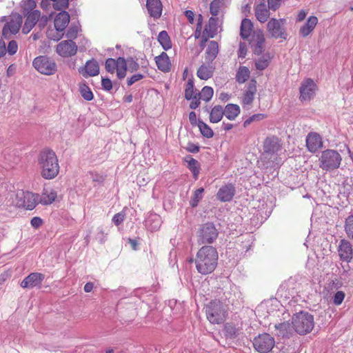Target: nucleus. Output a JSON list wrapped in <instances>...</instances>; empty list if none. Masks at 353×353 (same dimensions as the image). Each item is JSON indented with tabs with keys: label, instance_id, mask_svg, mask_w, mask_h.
Here are the masks:
<instances>
[{
	"label": "nucleus",
	"instance_id": "nucleus-1",
	"mask_svg": "<svg viewBox=\"0 0 353 353\" xmlns=\"http://www.w3.org/2000/svg\"><path fill=\"white\" fill-rule=\"evenodd\" d=\"M38 165L41 175L45 179H54L59 173V164L55 152L50 149H44L38 156Z\"/></svg>",
	"mask_w": 353,
	"mask_h": 353
},
{
	"label": "nucleus",
	"instance_id": "nucleus-2",
	"mask_svg": "<svg viewBox=\"0 0 353 353\" xmlns=\"http://www.w3.org/2000/svg\"><path fill=\"white\" fill-rule=\"evenodd\" d=\"M218 252L212 246H203L196 254V268L202 274L212 272L217 265Z\"/></svg>",
	"mask_w": 353,
	"mask_h": 353
},
{
	"label": "nucleus",
	"instance_id": "nucleus-3",
	"mask_svg": "<svg viewBox=\"0 0 353 353\" xmlns=\"http://www.w3.org/2000/svg\"><path fill=\"white\" fill-rule=\"evenodd\" d=\"M207 319L212 324L223 323L228 316V310L219 300H212L205 307Z\"/></svg>",
	"mask_w": 353,
	"mask_h": 353
},
{
	"label": "nucleus",
	"instance_id": "nucleus-4",
	"mask_svg": "<svg viewBox=\"0 0 353 353\" xmlns=\"http://www.w3.org/2000/svg\"><path fill=\"white\" fill-rule=\"evenodd\" d=\"M292 323L297 333L306 334L314 328V317L308 312H301L293 316Z\"/></svg>",
	"mask_w": 353,
	"mask_h": 353
},
{
	"label": "nucleus",
	"instance_id": "nucleus-5",
	"mask_svg": "<svg viewBox=\"0 0 353 353\" xmlns=\"http://www.w3.org/2000/svg\"><path fill=\"white\" fill-rule=\"evenodd\" d=\"M340 154L334 150H324L319 158V166L323 170H332L337 169L341 162Z\"/></svg>",
	"mask_w": 353,
	"mask_h": 353
},
{
	"label": "nucleus",
	"instance_id": "nucleus-6",
	"mask_svg": "<svg viewBox=\"0 0 353 353\" xmlns=\"http://www.w3.org/2000/svg\"><path fill=\"white\" fill-rule=\"evenodd\" d=\"M105 70L113 74L117 72V76L119 79H123L127 72V61L123 57H119L117 59L108 58L105 63Z\"/></svg>",
	"mask_w": 353,
	"mask_h": 353
},
{
	"label": "nucleus",
	"instance_id": "nucleus-7",
	"mask_svg": "<svg viewBox=\"0 0 353 353\" xmlns=\"http://www.w3.org/2000/svg\"><path fill=\"white\" fill-rule=\"evenodd\" d=\"M32 64L34 68L43 74L52 75L57 71L56 63L46 56H39L36 57Z\"/></svg>",
	"mask_w": 353,
	"mask_h": 353
},
{
	"label": "nucleus",
	"instance_id": "nucleus-8",
	"mask_svg": "<svg viewBox=\"0 0 353 353\" xmlns=\"http://www.w3.org/2000/svg\"><path fill=\"white\" fill-rule=\"evenodd\" d=\"M39 194H34L30 192H21L17 194L16 205L19 208H23L26 210H33L39 202Z\"/></svg>",
	"mask_w": 353,
	"mask_h": 353
},
{
	"label": "nucleus",
	"instance_id": "nucleus-9",
	"mask_svg": "<svg viewBox=\"0 0 353 353\" xmlns=\"http://www.w3.org/2000/svg\"><path fill=\"white\" fill-rule=\"evenodd\" d=\"M70 15L66 11L60 12L54 18V25L58 32L56 36L51 35L50 32L48 33V37L54 41H59L63 36V32L70 22Z\"/></svg>",
	"mask_w": 353,
	"mask_h": 353
},
{
	"label": "nucleus",
	"instance_id": "nucleus-10",
	"mask_svg": "<svg viewBox=\"0 0 353 353\" xmlns=\"http://www.w3.org/2000/svg\"><path fill=\"white\" fill-rule=\"evenodd\" d=\"M218 236V232L212 223H205L200 229L198 235L199 245L212 243Z\"/></svg>",
	"mask_w": 353,
	"mask_h": 353
},
{
	"label": "nucleus",
	"instance_id": "nucleus-11",
	"mask_svg": "<svg viewBox=\"0 0 353 353\" xmlns=\"http://www.w3.org/2000/svg\"><path fill=\"white\" fill-rule=\"evenodd\" d=\"M253 345L259 353H268L274 346V339L269 334H261L254 339Z\"/></svg>",
	"mask_w": 353,
	"mask_h": 353
},
{
	"label": "nucleus",
	"instance_id": "nucleus-12",
	"mask_svg": "<svg viewBox=\"0 0 353 353\" xmlns=\"http://www.w3.org/2000/svg\"><path fill=\"white\" fill-rule=\"evenodd\" d=\"M22 21L23 19L20 14H12L10 20L3 28V36L6 39H9L12 34H17L21 28Z\"/></svg>",
	"mask_w": 353,
	"mask_h": 353
},
{
	"label": "nucleus",
	"instance_id": "nucleus-13",
	"mask_svg": "<svg viewBox=\"0 0 353 353\" xmlns=\"http://www.w3.org/2000/svg\"><path fill=\"white\" fill-rule=\"evenodd\" d=\"M317 85L312 79H305L299 88L300 97L301 101H310L315 94Z\"/></svg>",
	"mask_w": 353,
	"mask_h": 353
},
{
	"label": "nucleus",
	"instance_id": "nucleus-14",
	"mask_svg": "<svg viewBox=\"0 0 353 353\" xmlns=\"http://www.w3.org/2000/svg\"><path fill=\"white\" fill-rule=\"evenodd\" d=\"M56 51L62 57H70L76 54L77 46L72 40L62 41L57 44Z\"/></svg>",
	"mask_w": 353,
	"mask_h": 353
},
{
	"label": "nucleus",
	"instance_id": "nucleus-15",
	"mask_svg": "<svg viewBox=\"0 0 353 353\" xmlns=\"http://www.w3.org/2000/svg\"><path fill=\"white\" fill-rule=\"evenodd\" d=\"M283 21L284 20H277L276 19H271L269 21L267 28L272 37L275 39H286L287 34L281 24Z\"/></svg>",
	"mask_w": 353,
	"mask_h": 353
},
{
	"label": "nucleus",
	"instance_id": "nucleus-16",
	"mask_svg": "<svg viewBox=\"0 0 353 353\" xmlns=\"http://www.w3.org/2000/svg\"><path fill=\"white\" fill-rule=\"evenodd\" d=\"M305 142L307 150L312 153L316 152L323 147L322 137L317 132H310L306 137Z\"/></svg>",
	"mask_w": 353,
	"mask_h": 353
},
{
	"label": "nucleus",
	"instance_id": "nucleus-17",
	"mask_svg": "<svg viewBox=\"0 0 353 353\" xmlns=\"http://www.w3.org/2000/svg\"><path fill=\"white\" fill-rule=\"evenodd\" d=\"M282 150L281 140L276 137H267L263 142V150L266 154H278Z\"/></svg>",
	"mask_w": 353,
	"mask_h": 353
},
{
	"label": "nucleus",
	"instance_id": "nucleus-18",
	"mask_svg": "<svg viewBox=\"0 0 353 353\" xmlns=\"http://www.w3.org/2000/svg\"><path fill=\"white\" fill-rule=\"evenodd\" d=\"M338 252L340 259L343 261L349 263L353 259L352 245L346 239L341 240L338 247Z\"/></svg>",
	"mask_w": 353,
	"mask_h": 353
},
{
	"label": "nucleus",
	"instance_id": "nucleus-19",
	"mask_svg": "<svg viewBox=\"0 0 353 353\" xmlns=\"http://www.w3.org/2000/svg\"><path fill=\"white\" fill-rule=\"evenodd\" d=\"M250 44L255 54H261L265 48V37L262 31L254 32L250 41Z\"/></svg>",
	"mask_w": 353,
	"mask_h": 353
},
{
	"label": "nucleus",
	"instance_id": "nucleus-20",
	"mask_svg": "<svg viewBox=\"0 0 353 353\" xmlns=\"http://www.w3.org/2000/svg\"><path fill=\"white\" fill-rule=\"evenodd\" d=\"M45 279V275L39 272H32L27 276L21 283L23 288H32L40 286Z\"/></svg>",
	"mask_w": 353,
	"mask_h": 353
},
{
	"label": "nucleus",
	"instance_id": "nucleus-21",
	"mask_svg": "<svg viewBox=\"0 0 353 353\" xmlns=\"http://www.w3.org/2000/svg\"><path fill=\"white\" fill-rule=\"evenodd\" d=\"M79 72L85 78L94 77L99 74V65L94 59L86 61L84 67L80 68Z\"/></svg>",
	"mask_w": 353,
	"mask_h": 353
},
{
	"label": "nucleus",
	"instance_id": "nucleus-22",
	"mask_svg": "<svg viewBox=\"0 0 353 353\" xmlns=\"http://www.w3.org/2000/svg\"><path fill=\"white\" fill-rule=\"evenodd\" d=\"M146 8L151 17L154 19L161 17L163 11V5L161 0H147Z\"/></svg>",
	"mask_w": 353,
	"mask_h": 353
},
{
	"label": "nucleus",
	"instance_id": "nucleus-23",
	"mask_svg": "<svg viewBox=\"0 0 353 353\" xmlns=\"http://www.w3.org/2000/svg\"><path fill=\"white\" fill-rule=\"evenodd\" d=\"M235 194V187L232 183L226 184L222 186L216 194L217 199L222 201H230L232 199Z\"/></svg>",
	"mask_w": 353,
	"mask_h": 353
},
{
	"label": "nucleus",
	"instance_id": "nucleus-24",
	"mask_svg": "<svg viewBox=\"0 0 353 353\" xmlns=\"http://www.w3.org/2000/svg\"><path fill=\"white\" fill-rule=\"evenodd\" d=\"M57 197V191L52 188H44L39 195V202L44 205L52 204Z\"/></svg>",
	"mask_w": 353,
	"mask_h": 353
},
{
	"label": "nucleus",
	"instance_id": "nucleus-25",
	"mask_svg": "<svg viewBox=\"0 0 353 353\" xmlns=\"http://www.w3.org/2000/svg\"><path fill=\"white\" fill-rule=\"evenodd\" d=\"M256 92V81L255 80H252L248 89L244 92L242 99L241 103L243 105H251L254 101V96Z\"/></svg>",
	"mask_w": 353,
	"mask_h": 353
},
{
	"label": "nucleus",
	"instance_id": "nucleus-26",
	"mask_svg": "<svg viewBox=\"0 0 353 353\" xmlns=\"http://www.w3.org/2000/svg\"><path fill=\"white\" fill-rule=\"evenodd\" d=\"M41 13L39 10H36L30 13H28L26 20L22 28L23 33L28 34L30 32L37 22L39 21Z\"/></svg>",
	"mask_w": 353,
	"mask_h": 353
},
{
	"label": "nucleus",
	"instance_id": "nucleus-27",
	"mask_svg": "<svg viewBox=\"0 0 353 353\" xmlns=\"http://www.w3.org/2000/svg\"><path fill=\"white\" fill-rule=\"evenodd\" d=\"M155 62L158 69L163 72H168L171 69V61L167 53L162 52L155 57Z\"/></svg>",
	"mask_w": 353,
	"mask_h": 353
},
{
	"label": "nucleus",
	"instance_id": "nucleus-28",
	"mask_svg": "<svg viewBox=\"0 0 353 353\" xmlns=\"http://www.w3.org/2000/svg\"><path fill=\"white\" fill-rule=\"evenodd\" d=\"M214 68L212 63H203L197 70V77L201 79L208 80L212 77Z\"/></svg>",
	"mask_w": 353,
	"mask_h": 353
},
{
	"label": "nucleus",
	"instance_id": "nucleus-29",
	"mask_svg": "<svg viewBox=\"0 0 353 353\" xmlns=\"http://www.w3.org/2000/svg\"><path fill=\"white\" fill-rule=\"evenodd\" d=\"M318 23V19L315 16H310L307 22L300 28L299 33L303 37L308 36L315 28Z\"/></svg>",
	"mask_w": 353,
	"mask_h": 353
},
{
	"label": "nucleus",
	"instance_id": "nucleus-30",
	"mask_svg": "<svg viewBox=\"0 0 353 353\" xmlns=\"http://www.w3.org/2000/svg\"><path fill=\"white\" fill-rule=\"evenodd\" d=\"M219 53V45L216 41H211L209 42L205 53V59L208 63H212Z\"/></svg>",
	"mask_w": 353,
	"mask_h": 353
},
{
	"label": "nucleus",
	"instance_id": "nucleus-31",
	"mask_svg": "<svg viewBox=\"0 0 353 353\" xmlns=\"http://www.w3.org/2000/svg\"><path fill=\"white\" fill-rule=\"evenodd\" d=\"M216 20L213 17L209 19V23L205 26L204 30L203 31V36L201 46H203V43L207 41L208 38L214 37L216 33V28H214Z\"/></svg>",
	"mask_w": 353,
	"mask_h": 353
},
{
	"label": "nucleus",
	"instance_id": "nucleus-32",
	"mask_svg": "<svg viewBox=\"0 0 353 353\" xmlns=\"http://www.w3.org/2000/svg\"><path fill=\"white\" fill-rule=\"evenodd\" d=\"M183 160L185 162L187 163V167L192 173L194 179L196 180L198 179L201 170V167L199 161L194 159L191 156L185 157Z\"/></svg>",
	"mask_w": 353,
	"mask_h": 353
},
{
	"label": "nucleus",
	"instance_id": "nucleus-33",
	"mask_svg": "<svg viewBox=\"0 0 353 353\" xmlns=\"http://www.w3.org/2000/svg\"><path fill=\"white\" fill-rule=\"evenodd\" d=\"M224 115L229 120H234L240 114V107L236 104L229 103L223 109Z\"/></svg>",
	"mask_w": 353,
	"mask_h": 353
},
{
	"label": "nucleus",
	"instance_id": "nucleus-34",
	"mask_svg": "<svg viewBox=\"0 0 353 353\" xmlns=\"http://www.w3.org/2000/svg\"><path fill=\"white\" fill-rule=\"evenodd\" d=\"M255 16L261 23L265 22L270 16L269 10L266 8L265 3H259L255 8Z\"/></svg>",
	"mask_w": 353,
	"mask_h": 353
},
{
	"label": "nucleus",
	"instance_id": "nucleus-35",
	"mask_svg": "<svg viewBox=\"0 0 353 353\" xmlns=\"http://www.w3.org/2000/svg\"><path fill=\"white\" fill-rule=\"evenodd\" d=\"M223 115V107L220 105H215L210 112V121L214 123H218L222 119Z\"/></svg>",
	"mask_w": 353,
	"mask_h": 353
},
{
	"label": "nucleus",
	"instance_id": "nucleus-36",
	"mask_svg": "<svg viewBox=\"0 0 353 353\" xmlns=\"http://www.w3.org/2000/svg\"><path fill=\"white\" fill-rule=\"evenodd\" d=\"M253 28V24L250 19H244L241 21L240 34L243 39H248L252 32Z\"/></svg>",
	"mask_w": 353,
	"mask_h": 353
},
{
	"label": "nucleus",
	"instance_id": "nucleus-37",
	"mask_svg": "<svg viewBox=\"0 0 353 353\" xmlns=\"http://www.w3.org/2000/svg\"><path fill=\"white\" fill-rule=\"evenodd\" d=\"M275 328L279 331L278 334L282 336H288L292 333L293 326L288 322H283L275 325Z\"/></svg>",
	"mask_w": 353,
	"mask_h": 353
},
{
	"label": "nucleus",
	"instance_id": "nucleus-38",
	"mask_svg": "<svg viewBox=\"0 0 353 353\" xmlns=\"http://www.w3.org/2000/svg\"><path fill=\"white\" fill-rule=\"evenodd\" d=\"M157 39L164 50H168L172 48L170 38L165 30H163L159 33Z\"/></svg>",
	"mask_w": 353,
	"mask_h": 353
},
{
	"label": "nucleus",
	"instance_id": "nucleus-39",
	"mask_svg": "<svg viewBox=\"0 0 353 353\" xmlns=\"http://www.w3.org/2000/svg\"><path fill=\"white\" fill-rule=\"evenodd\" d=\"M272 60V57L267 53L261 56L255 61V67L259 70H263L268 67Z\"/></svg>",
	"mask_w": 353,
	"mask_h": 353
},
{
	"label": "nucleus",
	"instance_id": "nucleus-40",
	"mask_svg": "<svg viewBox=\"0 0 353 353\" xmlns=\"http://www.w3.org/2000/svg\"><path fill=\"white\" fill-rule=\"evenodd\" d=\"M250 72L245 66H241L237 70L236 80L239 83H245L250 78Z\"/></svg>",
	"mask_w": 353,
	"mask_h": 353
},
{
	"label": "nucleus",
	"instance_id": "nucleus-41",
	"mask_svg": "<svg viewBox=\"0 0 353 353\" xmlns=\"http://www.w3.org/2000/svg\"><path fill=\"white\" fill-rule=\"evenodd\" d=\"M214 94V90L210 86H204L201 91L197 94L199 99L204 101H209L211 100Z\"/></svg>",
	"mask_w": 353,
	"mask_h": 353
},
{
	"label": "nucleus",
	"instance_id": "nucleus-42",
	"mask_svg": "<svg viewBox=\"0 0 353 353\" xmlns=\"http://www.w3.org/2000/svg\"><path fill=\"white\" fill-rule=\"evenodd\" d=\"M194 90V81L192 79H189L185 84V97L187 100L193 99L194 96L197 95Z\"/></svg>",
	"mask_w": 353,
	"mask_h": 353
},
{
	"label": "nucleus",
	"instance_id": "nucleus-43",
	"mask_svg": "<svg viewBox=\"0 0 353 353\" xmlns=\"http://www.w3.org/2000/svg\"><path fill=\"white\" fill-rule=\"evenodd\" d=\"M79 92L81 97L86 101H91L93 99V93L90 88L85 83L79 85Z\"/></svg>",
	"mask_w": 353,
	"mask_h": 353
},
{
	"label": "nucleus",
	"instance_id": "nucleus-44",
	"mask_svg": "<svg viewBox=\"0 0 353 353\" xmlns=\"http://www.w3.org/2000/svg\"><path fill=\"white\" fill-rule=\"evenodd\" d=\"M225 335L230 338L236 337L239 332V329L237 328L233 323H228L224 326Z\"/></svg>",
	"mask_w": 353,
	"mask_h": 353
},
{
	"label": "nucleus",
	"instance_id": "nucleus-45",
	"mask_svg": "<svg viewBox=\"0 0 353 353\" xmlns=\"http://www.w3.org/2000/svg\"><path fill=\"white\" fill-rule=\"evenodd\" d=\"M204 192V188H200L196 190L192 197L191 201H190V205L192 208L196 207L199 201L203 198V193Z\"/></svg>",
	"mask_w": 353,
	"mask_h": 353
},
{
	"label": "nucleus",
	"instance_id": "nucleus-46",
	"mask_svg": "<svg viewBox=\"0 0 353 353\" xmlns=\"http://www.w3.org/2000/svg\"><path fill=\"white\" fill-rule=\"evenodd\" d=\"M198 126L201 131V133L207 138H211L214 135V132L204 122L199 121L198 123Z\"/></svg>",
	"mask_w": 353,
	"mask_h": 353
},
{
	"label": "nucleus",
	"instance_id": "nucleus-47",
	"mask_svg": "<svg viewBox=\"0 0 353 353\" xmlns=\"http://www.w3.org/2000/svg\"><path fill=\"white\" fill-rule=\"evenodd\" d=\"M266 117H267V115L265 114L258 113V114H253L243 122V126L245 128H246L249 125H250L252 122H257V121H262V120L265 119Z\"/></svg>",
	"mask_w": 353,
	"mask_h": 353
},
{
	"label": "nucleus",
	"instance_id": "nucleus-48",
	"mask_svg": "<svg viewBox=\"0 0 353 353\" xmlns=\"http://www.w3.org/2000/svg\"><path fill=\"white\" fill-rule=\"evenodd\" d=\"M37 6V0H23L21 2V8L24 14L30 13Z\"/></svg>",
	"mask_w": 353,
	"mask_h": 353
},
{
	"label": "nucleus",
	"instance_id": "nucleus-49",
	"mask_svg": "<svg viewBox=\"0 0 353 353\" xmlns=\"http://www.w3.org/2000/svg\"><path fill=\"white\" fill-rule=\"evenodd\" d=\"M345 230L348 238L353 239V216H349L345 223Z\"/></svg>",
	"mask_w": 353,
	"mask_h": 353
},
{
	"label": "nucleus",
	"instance_id": "nucleus-50",
	"mask_svg": "<svg viewBox=\"0 0 353 353\" xmlns=\"http://www.w3.org/2000/svg\"><path fill=\"white\" fill-rule=\"evenodd\" d=\"M220 10V1L219 0H214L211 2L210 6V11L212 16H217L219 13Z\"/></svg>",
	"mask_w": 353,
	"mask_h": 353
},
{
	"label": "nucleus",
	"instance_id": "nucleus-51",
	"mask_svg": "<svg viewBox=\"0 0 353 353\" xmlns=\"http://www.w3.org/2000/svg\"><path fill=\"white\" fill-rule=\"evenodd\" d=\"M69 0H55L53 2V8L57 10H62L68 8Z\"/></svg>",
	"mask_w": 353,
	"mask_h": 353
},
{
	"label": "nucleus",
	"instance_id": "nucleus-52",
	"mask_svg": "<svg viewBox=\"0 0 353 353\" xmlns=\"http://www.w3.org/2000/svg\"><path fill=\"white\" fill-rule=\"evenodd\" d=\"M345 297V294L343 291H337L333 298V303L336 305H340Z\"/></svg>",
	"mask_w": 353,
	"mask_h": 353
},
{
	"label": "nucleus",
	"instance_id": "nucleus-53",
	"mask_svg": "<svg viewBox=\"0 0 353 353\" xmlns=\"http://www.w3.org/2000/svg\"><path fill=\"white\" fill-rule=\"evenodd\" d=\"M78 31L79 30L77 27L70 28L66 32V37L68 38L69 40L76 39L77 37Z\"/></svg>",
	"mask_w": 353,
	"mask_h": 353
},
{
	"label": "nucleus",
	"instance_id": "nucleus-54",
	"mask_svg": "<svg viewBox=\"0 0 353 353\" xmlns=\"http://www.w3.org/2000/svg\"><path fill=\"white\" fill-rule=\"evenodd\" d=\"M125 219V214L123 212H119L114 215L112 218L113 223L119 226Z\"/></svg>",
	"mask_w": 353,
	"mask_h": 353
},
{
	"label": "nucleus",
	"instance_id": "nucleus-55",
	"mask_svg": "<svg viewBox=\"0 0 353 353\" xmlns=\"http://www.w3.org/2000/svg\"><path fill=\"white\" fill-rule=\"evenodd\" d=\"M101 85L102 88L106 91H110L112 89V83L108 78L102 77Z\"/></svg>",
	"mask_w": 353,
	"mask_h": 353
},
{
	"label": "nucleus",
	"instance_id": "nucleus-56",
	"mask_svg": "<svg viewBox=\"0 0 353 353\" xmlns=\"http://www.w3.org/2000/svg\"><path fill=\"white\" fill-rule=\"evenodd\" d=\"M18 50V45L15 41H11L8 45V52L10 55L14 54Z\"/></svg>",
	"mask_w": 353,
	"mask_h": 353
},
{
	"label": "nucleus",
	"instance_id": "nucleus-57",
	"mask_svg": "<svg viewBox=\"0 0 353 353\" xmlns=\"http://www.w3.org/2000/svg\"><path fill=\"white\" fill-rule=\"evenodd\" d=\"M143 78V75L141 74H136L132 75L130 78H129L127 81V84L128 86H131L134 83L141 80Z\"/></svg>",
	"mask_w": 353,
	"mask_h": 353
},
{
	"label": "nucleus",
	"instance_id": "nucleus-58",
	"mask_svg": "<svg viewBox=\"0 0 353 353\" xmlns=\"http://www.w3.org/2000/svg\"><path fill=\"white\" fill-rule=\"evenodd\" d=\"M43 221L42 219H41L39 216H34L30 221V224H31L32 227H33L36 229L41 227L43 225Z\"/></svg>",
	"mask_w": 353,
	"mask_h": 353
},
{
	"label": "nucleus",
	"instance_id": "nucleus-59",
	"mask_svg": "<svg viewBox=\"0 0 353 353\" xmlns=\"http://www.w3.org/2000/svg\"><path fill=\"white\" fill-rule=\"evenodd\" d=\"M281 4V0H268V7L270 9L276 10Z\"/></svg>",
	"mask_w": 353,
	"mask_h": 353
},
{
	"label": "nucleus",
	"instance_id": "nucleus-60",
	"mask_svg": "<svg viewBox=\"0 0 353 353\" xmlns=\"http://www.w3.org/2000/svg\"><path fill=\"white\" fill-rule=\"evenodd\" d=\"M192 101H191L190 104V108L191 109H196L200 105V100L199 97H198V95L194 96L193 99H192Z\"/></svg>",
	"mask_w": 353,
	"mask_h": 353
},
{
	"label": "nucleus",
	"instance_id": "nucleus-61",
	"mask_svg": "<svg viewBox=\"0 0 353 353\" xmlns=\"http://www.w3.org/2000/svg\"><path fill=\"white\" fill-rule=\"evenodd\" d=\"M11 276L10 271H4L0 274V284H2L7 281Z\"/></svg>",
	"mask_w": 353,
	"mask_h": 353
},
{
	"label": "nucleus",
	"instance_id": "nucleus-62",
	"mask_svg": "<svg viewBox=\"0 0 353 353\" xmlns=\"http://www.w3.org/2000/svg\"><path fill=\"white\" fill-rule=\"evenodd\" d=\"M238 54H239V57L241 58H244L246 56L247 48H246L245 45H244L241 43H240Z\"/></svg>",
	"mask_w": 353,
	"mask_h": 353
},
{
	"label": "nucleus",
	"instance_id": "nucleus-63",
	"mask_svg": "<svg viewBox=\"0 0 353 353\" xmlns=\"http://www.w3.org/2000/svg\"><path fill=\"white\" fill-rule=\"evenodd\" d=\"M128 63H129V68L132 72L136 71L139 69V65L135 61L130 59V60H128Z\"/></svg>",
	"mask_w": 353,
	"mask_h": 353
},
{
	"label": "nucleus",
	"instance_id": "nucleus-64",
	"mask_svg": "<svg viewBox=\"0 0 353 353\" xmlns=\"http://www.w3.org/2000/svg\"><path fill=\"white\" fill-rule=\"evenodd\" d=\"M307 15V12H305L304 10H301L299 12L297 17H296V21H302L305 19V17Z\"/></svg>",
	"mask_w": 353,
	"mask_h": 353
}]
</instances>
